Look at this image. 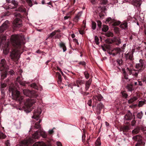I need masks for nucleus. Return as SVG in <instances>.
Instances as JSON below:
<instances>
[{"instance_id":"f257e3e1","label":"nucleus","mask_w":146,"mask_h":146,"mask_svg":"<svg viewBox=\"0 0 146 146\" xmlns=\"http://www.w3.org/2000/svg\"><path fill=\"white\" fill-rule=\"evenodd\" d=\"M9 89L11 92L14 100L18 101L20 106L28 112L32 110V106L38 101V99L36 98L38 95L35 91H31L28 89L23 90V91L24 95L29 97L28 99H25L21 96L19 91L13 88H10Z\"/></svg>"},{"instance_id":"f03ea898","label":"nucleus","mask_w":146,"mask_h":146,"mask_svg":"<svg viewBox=\"0 0 146 146\" xmlns=\"http://www.w3.org/2000/svg\"><path fill=\"white\" fill-rule=\"evenodd\" d=\"M11 40V44L15 49L11 52L10 57L12 60L16 62L19 59L20 54L25 50L24 38L21 36L12 35Z\"/></svg>"},{"instance_id":"7ed1b4c3","label":"nucleus","mask_w":146,"mask_h":146,"mask_svg":"<svg viewBox=\"0 0 146 146\" xmlns=\"http://www.w3.org/2000/svg\"><path fill=\"white\" fill-rule=\"evenodd\" d=\"M14 16L16 18L14 20L13 24L15 27H20L22 25L21 18L22 15L19 13H15Z\"/></svg>"},{"instance_id":"20e7f679","label":"nucleus","mask_w":146,"mask_h":146,"mask_svg":"<svg viewBox=\"0 0 146 146\" xmlns=\"http://www.w3.org/2000/svg\"><path fill=\"white\" fill-rule=\"evenodd\" d=\"M40 135L44 138H46L47 137L46 133L40 129H39L38 131H35L33 134V137L34 139H38Z\"/></svg>"},{"instance_id":"39448f33","label":"nucleus","mask_w":146,"mask_h":146,"mask_svg":"<svg viewBox=\"0 0 146 146\" xmlns=\"http://www.w3.org/2000/svg\"><path fill=\"white\" fill-rule=\"evenodd\" d=\"M146 64L145 60L142 59H140L139 63L136 64L135 67L138 69L140 72H142L145 68Z\"/></svg>"},{"instance_id":"423d86ee","label":"nucleus","mask_w":146,"mask_h":146,"mask_svg":"<svg viewBox=\"0 0 146 146\" xmlns=\"http://www.w3.org/2000/svg\"><path fill=\"white\" fill-rule=\"evenodd\" d=\"M133 139L135 141H137V142L135 145V146H144L145 143L142 141V137L139 135L134 136Z\"/></svg>"},{"instance_id":"0eeeda50","label":"nucleus","mask_w":146,"mask_h":146,"mask_svg":"<svg viewBox=\"0 0 146 146\" xmlns=\"http://www.w3.org/2000/svg\"><path fill=\"white\" fill-rule=\"evenodd\" d=\"M9 69L8 66L5 60L2 59L0 62V71H6Z\"/></svg>"},{"instance_id":"6e6552de","label":"nucleus","mask_w":146,"mask_h":146,"mask_svg":"<svg viewBox=\"0 0 146 146\" xmlns=\"http://www.w3.org/2000/svg\"><path fill=\"white\" fill-rule=\"evenodd\" d=\"M121 40L120 38L115 37L113 39L108 38L105 40V41L107 44H111L114 42H115L117 45H119L121 43Z\"/></svg>"},{"instance_id":"1a4fd4ad","label":"nucleus","mask_w":146,"mask_h":146,"mask_svg":"<svg viewBox=\"0 0 146 146\" xmlns=\"http://www.w3.org/2000/svg\"><path fill=\"white\" fill-rule=\"evenodd\" d=\"M41 113V109L40 108H38L37 109L35 110L32 118L36 119V120H38L39 119V115Z\"/></svg>"},{"instance_id":"9d476101","label":"nucleus","mask_w":146,"mask_h":146,"mask_svg":"<svg viewBox=\"0 0 146 146\" xmlns=\"http://www.w3.org/2000/svg\"><path fill=\"white\" fill-rule=\"evenodd\" d=\"M106 22L110 23H111L113 26H117L121 23L119 21H117L115 20L112 19L111 17L108 18L106 20Z\"/></svg>"},{"instance_id":"9b49d317","label":"nucleus","mask_w":146,"mask_h":146,"mask_svg":"<svg viewBox=\"0 0 146 146\" xmlns=\"http://www.w3.org/2000/svg\"><path fill=\"white\" fill-rule=\"evenodd\" d=\"M122 72L123 73V77L122 78V80L124 84H125L127 82H128L129 81V80L127 77V75L126 73L125 70L124 68H122Z\"/></svg>"},{"instance_id":"f8f14e48","label":"nucleus","mask_w":146,"mask_h":146,"mask_svg":"<svg viewBox=\"0 0 146 146\" xmlns=\"http://www.w3.org/2000/svg\"><path fill=\"white\" fill-rule=\"evenodd\" d=\"M134 52V51H132V52H129L125 54V57L127 60L129 59L131 62L133 61L134 60L133 56Z\"/></svg>"},{"instance_id":"ddd939ff","label":"nucleus","mask_w":146,"mask_h":146,"mask_svg":"<svg viewBox=\"0 0 146 146\" xmlns=\"http://www.w3.org/2000/svg\"><path fill=\"white\" fill-rule=\"evenodd\" d=\"M133 118V116L130 111L129 110H128L127 113L124 116V120L130 121Z\"/></svg>"},{"instance_id":"4468645a","label":"nucleus","mask_w":146,"mask_h":146,"mask_svg":"<svg viewBox=\"0 0 146 146\" xmlns=\"http://www.w3.org/2000/svg\"><path fill=\"white\" fill-rule=\"evenodd\" d=\"M142 3L141 0H133L131 1V3L133 5L138 8L140 7Z\"/></svg>"},{"instance_id":"2eb2a0df","label":"nucleus","mask_w":146,"mask_h":146,"mask_svg":"<svg viewBox=\"0 0 146 146\" xmlns=\"http://www.w3.org/2000/svg\"><path fill=\"white\" fill-rule=\"evenodd\" d=\"M8 21H6L4 23L2 26L0 27V33L3 32L8 27V24L9 23Z\"/></svg>"},{"instance_id":"dca6fc26","label":"nucleus","mask_w":146,"mask_h":146,"mask_svg":"<svg viewBox=\"0 0 146 146\" xmlns=\"http://www.w3.org/2000/svg\"><path fill=\"white\" fill-rule=\"evenodd\" d=\"M104 106L101 103H100L99 104L97 105L96 108V112L98 115L100 114L101 110L104 108Z\"/></svg>"},{"instance_id":"f3484780","label":"nucleus","mask_w":146,"mask_h":146,"mask_svg":"<svg viewBox=\"0 0 146 146\" xmlns=\"http://www.w3.org/2000/svg\"><path fill=\"white\" fill-rule=\"evenodd\" d=\"M139 72H140L138 70H135L133 69L131 71H130L129 75L131 74L136 77H137L138 74Z\"/></svg>"},{"instance_id":"a211bd4d","label":"nucleus","mask_w":146,"mask_h":146,"mask_svg":"<svg viewBox=\"0 0 146 146\" xmlns=\"http://www.w3.org/2000/svg\"><path fill=\"white\" fill-rule=\"evenodd\" d=\"M21 78V77L18 76L16 79V81L19 82L21 85L25 86L27 83L24 81H22Z\"/></svg>"},{"instance_id":"6ab92c4d","label":"nucleus","mask_w":146,"mask_h":146,"mask_svg":"<svg viewBox=\"0 0 146 146\" xmlns=\"http://www.w3.org/2000/svg\"><path fill=\"white\" fill-rule=\"evenodd\" d=\"M92 81V78H90L89 80L87 81L85 83V89L86 91H87L89 88H90V86L91 84Z\"/></svg>"},{"instance_id":"aec40b11","label":"nucleus","mask_w":146,"mask_h":146,"mask_svg":"<svg viewBox=\"0 0 146 146\" xmlns=\"http://www.w3.org/2000/svg\"><path fill=\"white\" fill-rule=\"evenodd\" d=\"M120 27L126 30L128 29L127 23L126 21H123L120 25Z\"/></svg>"},{"instance_id":"412c9836","label":"nucleus","mask_w":146,"mask_h":146,"mask_svg":"<svg viewBox=\"0 0 146 146\" xmlns=\"http://www.w3.org/2000/svg\"><path fill=\"white\" fill-rule=\"evenodd\" d=\"M30 142L28 140H24L21 141V143L20 145H17L16 146H28Z\"/></svg>"},{"instance_id":"4be33fe9","label":"nucleus","mask_w":146,"mask_h":146,"mask_svg":"<svg viewBox=\"0 0 146 146\" xmlns=\"http://www.w3.org/2000/svg\"><path fill=\"white\" fill-rule=\"evenodd\" d=\"M133 86V85L131 84H127L126 87L128 91L132 92L134 90Z\"/></svg>"},{"instance_id":"5701e85b","label":"nucleus","mask_w":146,"mask_h":146,"mask_svg":"<svg viewBox=\"0 0 146 146\" xmlns=\"http://www.w3.org/2000/svg\"><path fill=\"white\" fill-rule=\"evenodd\" d=\"M33 146H47V145L43 142H37L35 143Z\"/></svg>"},{"instance_id":"b1692460","label":"nucleus","mask_w":146,"mask_h":146,"mask_svg":"<svg viewBox=\"0 0 146 146\" xmlns=\"http://www.w3.org/2000/svg\"><path fill=\"white\" fill-rule=\"evenodd\" d=\"M130 126L129 125H124L121 127L123 132H126L130 129Z\"/></svg>"},{"instance_id":"393cba45","label":"nucleus","mask_w":146,"mask_h":146,"mask_svg":"<svg viewBox=\"0 0 146 146\" xmlns=\"http://www.w3.org/2000/svg\"><path fill=\"white\" fill-rule=\"evenodd\" d=\"M59 46L60 48H62L64 52L66 51V48L64 43L63 42H60L59 44Z\"/></svg>"},{"instance_id":"a878e982","label":"nucleus","mask_w":146,"mask_h":146,"mask_svg":"<svg viewBox=\"0 0 146 146\" xmlns=\"http://www.w3.org/2000/svg\"><path fill=\"white\" fill-rule=\"evenodd\" d=\"M101 34L103 35L105 34L106 36L108 37H113L114 35L113 33L110 31H108L105 33H102Z\"/></svg>"},{"instance_id":"bb28decb","label":"nucleus","mask_w":146,"mask_h":146,"mask_svg":"<svg viewBox=\"0 0 146 146\" xmlns=\"http://www.w3.org/2000/svg\"><path fill=\"white\" fill-rule=\"evenodd\" d=\"M94 97L96 100H98L99 101H101L103 98L102 96L100 94H98V95L94 96Z\"/></svg>"},{"instance_id":"cd10ccee","label":"nucleus","mask_w":146,"mask_h":146,"mask_svg":"<svg viewBox=\"0 0 146 146\" xmlns=\"http://www.w3.org/2000/svg\"><path fill=\"white\" fill-rule=\"evenodd\" d=\"M112 52H113L116 53L117 54H120L121 50L119 48H114L112 50Z\"/></svg>"},{"instance_id":"c85d7f7f","label":"nucleus","mask_w":146,"mask_h":146,"mask_svg":"<svg viewBox=\"0 0 146 146\" xmlns=\"http://www.w3.org/2000/svg\"><path fill=\"white\" fill-rule=\"evenodd\" d=\"M7 46L6 48H4L3 49V52L5 54H7L9 51V45L7 44Z\"/></svg>"},{"instance_id":"c756f323","label":"nucleus","mask_w":146,"mask_h":146,"mask_svg":"<svg viewBox=\"0 0 146 146\" xmlns=\"http://www.w3.org/2000/svg\"><path fill=\"white\" fill-rule=\"evenodd\" d=\"M140 128L139 127H137L134 129L132 131L133 133L137 134L140 131Z\"/></svg>"},{"instance_id":"7c9ffc66","label":"nucleus","mask_w":146,"mask_h":146,"mask_svg":"<svg viewBox=\"0 0 146 146\" xmlns=\"http://www.w3.org/2000/svg\"><path fill=\"white\" fill-rule=\"evenodd\" d=\"M41 120L40 119L38 122H36L35 125V127L36 129H39L40 128V124L41 122Z\"/></svg>"},{"instance_id":"2f4dec72","label":"nucleus","mask_w":146,"mask_h":146,"mask_svg":"<svg viewBox=\"0 0 146 146\" xmlns=\"http://www.w3.org/2000/svg\"><path fill=\"white\" fill-rule=\"evenodd\" d=\"M59 30H58V31H53V32H52L51 33L50 35L49 36H48V37L47 38V39H46V40L48 38H52V37L54 36L56 34V33L57 32H59Z\"/></svg>"},{"instance_id":"473e14b6","label":"nucleus","mask_w":146,"mask_h":146,"mask_svg":"<svg viewBox=\"0 0 146 146\" xmlns=\"http://www.w3.org/2000/svg\"><path fill=\"white\" fill-rule=\"evenodd\" d=\"M109 29V27L108 26L106 25H103V28L102 29V31L104 32H107Z\"/></svg>"},{"instance_id":"72a5a7b5","label":"nucleus","mask_w":146,"mask_h":146,"mask_svg":"<svg viewBox=\"0 0 146 146\" xmlns=\"http://www.w3.org/2000/svg\"><path fill=\"white\" fill-rule=\"evenodd\" d=\"M143 115V114L142 112V111H141L137 113L136 116L137 118L141 119L142 118Z\"/></svg>"},{"instance_id":"f704fd0d","label":"nucleus","mask_w":146,"mask_h":146,"mask_svg":"<svg viewBox=\"0 0 146 146\" xmlns=\"http://www.w3.org/2000/svg\"><path fill=\"white\" fill-rule=\"evenodd\" d=\"M57 75L58 76V84H60L62 82L61 76L59 72L57 73Z\"/></svg>"},{"instance_id":"c9c22d12","label":"nucleus","mask_w":146,"mask_h":146,"mask_svg":"<svg viewBox=\"0 0 146 146\" xmlns=\"http://www.w3.org/2000/svg\"><path fill=\"white\" fill-rule=\"evenodd\" d=\"M116 62L117 63L119 66H121L123 64V62L122 59H118L116 60Z\"/></svg>"},{"instance_id":"e433bc0d","label":"nucleus","mask_w":146,"mask_h":146,"mask_svg":"<svg viewBox=\"0 0 146 146\" xmlns=\"http://www.w3.org/2000/svg\"><path fill=\"white\" fill-rule=\"evenodd\" d=\"M95 145L96 146H99L101 145L100 138L98 137L96 140Z\"/></svg>"},{"instance_id":"4c0bfd02","label":"nucleus","mask_w":146,"mask_h":146,"mask_svg":"<svg viewBox=\"0 0 146 146\" xmlns=\"http://www.w3.org/2000/svg\"><path fill=\"white\" fill-rule=\"evenodd\" d=\"M80 16V15L79 13H78V14L76 15L75 17H74L73 19L74 21L75 22L77 23L78 22L79 19V18Z\"/></svg>"},{"instance_id":"58836bf2","label":"nucleus","mask_w":146,"mask_h":146,"mask_svg":"<svg viewBox=\"0 0 146 146\" xmlns=\"http://www.w3.org/2000/svg\"><path fill=\"white\" fill-rule=\"evenodd\" d=\"M122 97L124 98H126L127 96L128 95L126 92L125 91H123L121 92Z\"/></svg>"},{"instance_id":"ea45409f","label":"nucleus","mask_w":146,"mask_h":146,"mask_svg":"<svg viewBox=\"0 0 146 146\" xmlns=\"http://www.w3.org/2000/svg\"><path fill=\"white\" fill-rule=\"evenodd\" d=\"M100 3L103 5H106L108 3L107 0H100Z\"/></svg>"},{"instance_id":"a19ab883","label":"nucleus","mask_w":146,"mask_h":146,"mask_svg":"<svg viewBox=\"0 0 146 146\" xmlns=\"http://www.w3.org/2000/svg\"><path fill=\"white\" fill-rule=\"evenodd\" d=\"M31 87L36 90H38V86L36 85V84L35 83L32 84H31Z\"/></svg>"},{"instance_id":"79ce46f5","label":"nucleus","mask_w":146,"mask_h":146,"mask_svg":"<svg viewBox=\"0 0 146 146\" xmlns=\"http://www.w3.org/2000/svg\"><path fill=\"white\" fill-rule=\"evenodd\" d=\"M137 99L136 97H134L133 98H131L128 100V103L129 104H131L134 101H136Z\"/></svg>"},{"instance_id":"37998d69","label":"nucleus","mask_w":146,"mask_h":146,"mask_svg":"<svg viewBox=\"0 0 146 146\" xmlns=\"http://www.w3.org/2000/svg\"><path fill=\"white\" fill-rule=\"evenodd\" d=\"M145 100L143 101H139L138 103V106L139 107H142L145 104Z\"/></svg>"},{"instance_id":"c03bdc74","label":"nucleus","mask_w":146,"mask_h":146,"mask_svg":"<svg viewBox=\"0 0 146 146\" xmlns=\"http://www.w3.org/2000/svg\"><path fill=\"white\" fill-rule=\"evenodd\" d=\"M96 28V23L94 21H92V28L93 30H95Z\"/></svg>"},{"instance_id":"a18cd8bd","label":"nucleus","mask_w":146,"mask_h":146,"mask_svg":"<svg viewBox=\"0 0 146 146\" xmlns=\"http://www.w3.org/2000/svg\"><path fill=\"white\" fill-rule=\"evenodd\" d=\"M133 119L132 121L131 122V125L132 126H134L136 122V121L135 120V117L134 115H133Z\"/></svg>"},{"instance_id":"49530a36","label":"nucleus","mask_w":146,"mask_h":146,"mask_svg":"<svg viewBox=\"0 0 146 146\" xmlns=\"http://www.w3.org/2000/svg\"><path fill=\"white\" fill-rule=\"evenodd\" d=\"M11 3H12L16 7H17L18 5V2L17 1H15L14 0H13L11 1Z\"/></svg>"},{"instance_id":"de8ad7c7","label":"nucleus","mask_w":146,"mask_h":146,"mask_svg":"<svg viewBox=\"0 0 146 146\" xmlns=\"http://www.w3.org/2000/svg\"><path fill=\"white\" fill-rule=\"evenodd\" d=\"M6 137V135H5L2 132L0 133V139H4Z\"/></svg>"},{"instance_id":"09e8293b","label":"nucleus","mask_w":146,"mask_h":146,"mask_svg":"<svg viewBox=\"0 0 146 146\" xmlns=\"http://www.w3.org/2000/svg\"><path fill=\"white\" fill-rule=\"evenodd\" d=\"M119 28L117 27H114V32L117 34H118L119 33Z\"/></svg>"},{"instance_id":"8fccbe9b","label":"nucleus","mask_w":146,"mask_h":146,"mask_svg":"<svg viewBox=\"0 0 146 146\" xmlns=\"http://www.w3.org/2000/svg\"><path fill=\"white\" fill-rule=\"evenodd\" d=\"M84 74L85 75V76L86 79H88L90 76L89 74L87 71H85L84 72Z\"/></svg>"},{"instance_id":"3c124183","label":"nucleus","mask_w":146,"mask_h":146,"mask_svg":"<svg viewBox=\"0 0 146 146\" xmlns=\"http://www.w3.org/2000/svg\"><path fill=\"white\" fill-rule=\"evenodd\" d=\"M26 2L28 4L29 6L30 7H31L33 6V4L31 0H26Z\"/></svg>"},{"instance_id":"603ef678","label":"nucleus","mask_w":146,"mask_h":146,"mask_svg":"<svg viewBox=\"0 0 146 146\" xmlns=\"http://www.w3.org/2000/svg\"><path fill=\"white\" fill-rule=\"evenodd\" d=\"M95 41L96 42V43L97 45H98L99 43V39L98 36H96L95 37Z\"/></svg>"},{"instance_id":"864d4df0","label":"nucleus","mask_w":146,"mask_h":146,"mask_svg":"<svg viewBox=\"0 0 146 146\" xmlns=\"http://www.w3.org/2000/svg\"><path fill=\"white\" fill-rule=\"evenodd\" d=\"M5 145L6 146H10L11 144L10 143V141L7 140L5 141Z\"/></svg>"},{"instance_id":"5fc2aeb1","label":"nucleus","mask_w":146,"mask_h":146,"mask_svg":"<svg viewBox=\"0 0 146 146\" xmlns=\"http://www.w3.org/2000/svg\"><path fill=\"white\" fill-rule=\"evenodd\" d=\"M97 25L98 27L100 28H101L102 26V22L100 20H97Z\"/></svg>"},{"instance_id":"6e6d98bb","label":"nucleus","mask_w":146,"mask_h":146,"mask_svg":"<svg viewBox=\"0 0 146 146\" xmlns=\"http://www.w3.org/2000/svg\"><path fill=\"white\" fill-rule=\"evenodd\" d=\"M84 81L82 80H77L76 83L77 84H79L80 85H81L84 84Z\"/></svg>"},{"instance_id":"4d7b16f0","label":"nucleus","mask_w":146,"mask_h":146,"mask_svg":"<svg viewBox=\"0 0 146 146\" xmlns=\"http://www.w3.org/2000/svg\"><path fill=\"white\" fill-rule=\"evenodd\" d=\"M7 77V74H3L1 76V80H3L5 78Z\"/></svg>"},{"instance_id":"13d9d810","label":"nucleus","mask_w":146,"mask_h":146,"mask_svg":"<svg viewBox=\"0 0 146 146\" xmlns=\"http://www.w3.org/2000/svg\"><path fill=\"white\" fill-rule=\"evenodd\" d=\"M7 86V84L5 83H1V87L2 88H5Z\"/></svg>"},{"instance_id":"bf43d9fd","label":"nucleus","mask_w":146,"mask_h":146,"mask_svg":"<svg viewBox=\"0 0 146 146\" xmlns=\"http://www.w3.org/2000/svg\"><path fill=\"white\" fill-rule=\"evenodd\" d=\"M10 15V13L9 11H7L5 13L3 14V16H8Z\"/></svg>"},{"instance_id":"052dcab7","label":"nucleus","mask_w":146,"mask_h":146,"mask_svg":"<svg viewBox=\"0 0 146 146\" xmlns=\"http://www.w3.org/2000/svg\"><path fill=\"white\" fill-rule=\"evenodd\" d=\"M139 128H140V130H141L142 131H144L146 130V127H144L142 126L139 127Z\"/></svg>"},{"instance_id":"680f3d73","label":"nucleus","mask_w":146,"mask_h":146,"mask_svg":"<svg viewBox=\"0 0 146 146\" xmlns=\"http://www.w3.org/2000/svg\"><path fill=\"white\" fill-rule=\"evenodd\" d=\"M78 64L80 65H82L83 66H85L86 63L84 61H80Z\"/></svg>"},{"instance_id":"e2e57ef3","label":"nucleus","mask_w":146,"mask_h":146,"mask_svg":"<svg viewBox=\"0 0 146 146\" xmlns=\"http://www.w3.org/2000/svg\"><path fill=\"white\" fill-rule=\"evenodd\" d=\"M80 33L82 35H83L84 33V30H82L81 29H80L79 30Z\"/></svg>"},{"instance_id":"0e129e2a","label":"nucleus","mask_w":146,"mask_h":146,"mask_svg":"<svg viewBox=\"0 0 146 146\" xmlns=\"http://www.w3.org/2000/svg\"><path fill=\"white\" fill-rule=\"evenodd\" d=\"M86 137V135L85 133L83 134L82 135V142L84 143L85 141V138Z\"/></svg>"},{"instance_id":"69168bd1","label":"nucleus","mask_w":146,"mask_h":146,"mask_svg":"<svg viewBox=\"0 0 146 146\" xmlns=\"http://www.w3.org/2000/svg\"><path fill=\"white\" fill-rule=\"evenodd\" d=\"M92 101L91 100H90L88 101L87 102V104L90 106H92Z\"/></svg>"},{"instance_id":"338daca9","label":"nucleus","mask_w":146,"mask_h":146,"mask_svg":"<svg viewBox=\"0 0 146 146\" xmlns=\"http://www.w3.org/2000/svg\"><path fill=\"white\" fill-rule=\"evenodd\" d=\"M99 8L101 9L102 11H105L106 10V8L105 7H102L101 6H100Z\"/></svg>"},{"instance_id":"774afa93","label":"nucleus","mask_w":146,"mask_h":146,"mask_svg":"<svg viewBox=\"0 0 146 146\" xmlns=\"http://www.w3.org/2000/svg\"><path fill=\"white\" fill-rule=\"evenodd\" d=\"M19 11L21 12H23L24 11V10L23 9V7H20L18 9Z\"/></svg>"}]
</instances>
